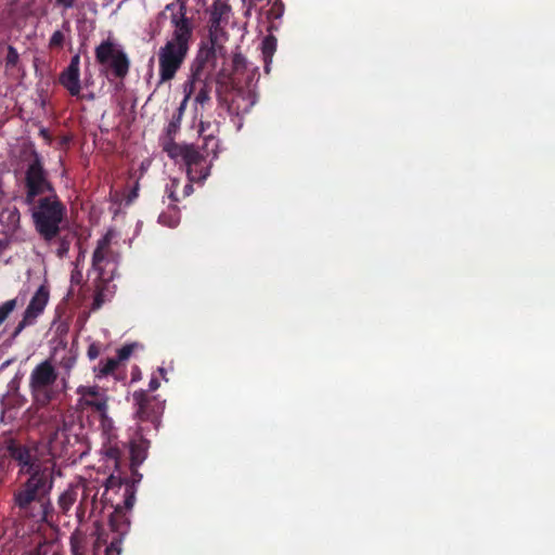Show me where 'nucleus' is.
Masks as SVG:
<instances>
[{"label": "nucleus", "mask_w": 555, "mask_h": 555, "mask_svg": "<svg viewBox=\"0 0 555 555\" xmlns=\"http://www.w3.org/2000/svg\"><path fill=\"white\" fill-rule=\"evenodd\" d=\"M150 441L142 436L132 439L128 446L108 438L102 447V454L114 465L115 473L105 483L103 501L114 507L109 516V527L114 535L105 547V555H119L122 538L130 528L127 515L135 502L137 486L142 480L139 466L145 461Z\"/></svg>", "instance_id": "obj_1"}, {"label": "nucleus", "mask_w": 555, "mask_h": 555, "mask_svg": "<svg viewBox=\"0 0 555 555\" xmlns=\"http://www.w3.org/2000/svg\"><path fill=\"white\" fill-rule=\"evenodd\" d=\"M5 456L16 463L18 476H27L13 495L18 517L35 524L49 522L53 513L50 500L54 485L53 460L40 457L36 446L15 439L5 442Z\"/></svg>", "instance_id": "obj_2"}, {"label": "nucleus", "mask_w": 555, "mask_h": 555, "mask_svg": "<svg viewBox=\"0 0 555 555\" xmlns=\"http://www.w3.org/2000/svg\"><path fill=\"white\" fill-rule=\"evenodd\" d=\"M184 0H176L166 5L169 13L171 36L157 52L158 80L157 87L171 81L181 68L188 55L193 36V24L186 16Z\"/></svg>", "instance_id": "obj_3"}, {"label": "nucleus", "mask_w": 555, "mask_h": 555, "mask_svg": "<svg viewBox=\"0 0 555 555\" xmlns=\"http://www.w3.org/2000/svg\"><path fill=\"white\" fill-rule=\"evenodd\" d=\"M52 418L53 431L49 438L52 456L73 459L86 454L88 446L85 428L75 413L62 414L55 411Z\"/></svg>", "instance_id": "obj_4"}, {"label": "nucleus", "mask_w": 555, "mask_h": 555, "mask_svg": "<svg viewBox=\"0 0 555 555\" xmlns=\"http://www.w3.org/2000/svg\"><path fill=\"white\" fill-rule=\"evenodd\" d=\"M164 151L175 160L186 168V176L191 182L204 183L210 175L212 159L216 157L214 152L208 147L207 141H192L179 143L177 141H166Z\"/></svg>", "instance_id": "obj_5"}, {"label": "nucleus", "mask_w": 555, "mask_h": 555, "mask_svg": "<svg viewBox=\"0 0 555 555\" xmlns=\"http://www.w3.org/2000/svg\"><path fill=\"white\" fill-rule=\"evenodd\" d=\"M59 372L51 360L37 364L29 375V391L37 406H47L59 393Z\"/></svg>", "instance_id": "obj_6"}, {"label": "nucleus", "mask_w": 555, "mask_h": 555, "mask_svg": "<svg viewBox=\"0 0 555 555\" xmlns=\"http://www.w3.org/2000/svg\"><path fill=\"white\" fill-rule=\"evenodd\" d=\"M65 215L64 205L56 197H42L33 208V219L37 232L46 241H51L60 233V224Z\"/></svg>", "instance_id": "obj_7"}, {"label": "nucleus", "mask_w": 555, "mask_h": 555, "mask_svg": "<svg viewBox=\"0 0 555 555\" xmlns=\"http://www.w3.org/2000/svg\"><path fill=\"white\" fill-rule=\"evenodd\" d=\"M95 60L106 75L124 78L129 72L130 61L122 47L111 40L102 41L95 48Z\"/></svg>", "instance_id": "obj_8"}, {"label": "nucleus", "mask_w": 555, "mask_h": 555, "mask_svg": "<svg viewBox=\"0 0 555 555\" xmlns=\"http://www.w3.org/2000/svg\"><path fill=\"white\" fill-rule=\"evenodd\" d=\"M49 301V289L46 285H41L31 297L27 308L23 313V319L17 323L14 331L10 335V340H14L25 327L36 323L39 315L44 311Z\"/></svg>", "instance_id": "obj_9"}, {"label": "nucleus", "mask_w": 555, "mask_h": 555, "mask_svg": "<svg viewBox=\"0 0 555 555\" xmlns=\"http://www.w3.org/2000/svg\"><path fill=\"white\" fill-rule=\"evenodd\" d=\"M132 397L137 406V417L142 422H151L157 428L165 409L164 402L154 396H150L145 390L134 391Z\"/></svg>", "instance_id": "obj_10"}, {"label": "nucleus", "mask_w": 555, "mask_h": 555, "mask_svg": "<svg viewBox=\"0 0 555 555\" xmlns=\"http://www.w3.org/2000/svg\"><path fill=\"white\" fill-rule=\"evenodd\" d=\"M77 393L80 396L78 404L82 409H93L103 417L104 422L108 421V397L104 391H101L98 386H79Z\"/></svg>", "instance_id": "obj_11"}, {"label": "nucleus", "mask_w": 555, "mask_h": 555, "mask_svg": "<svg viewBox=\"0 0 555 555\" xmlns=\"http://www.w3.org/2000/svg\"><path fill=\"white\" fill-rule=\"evenodd\" d=\"M27 196L26 202L31 204L36 196L50 190L44 170L38 159L34 160L26 171Z\"/></svg>", "instance_id": "obj_12"}, {"label": "nucleus", "mask_w": 555, "mask_h": 555, "mask_svg": "<svg viewBox=\"0 0 555 555\" xmlns=\"http://www.w3.org/2000/svg\"><path fill=\"white\" fill-rule=\"evenodd\" d=\"M60 81L73 96L80 94V57L78 54L72 57L69 65L61 74Z\"/></svg>", "instance_id": "obj_13"}, {"label": "nucleus", "mask_w": 555, "mask_h": 555, "mask_svg": "<svg viewBox=\"0 0 555 555\" xmlns=\"http://www.w3.org/2000/svg\"><path fill=\"white\" fill-rule=\"evenodd\" d=\"M256 102L257 94L253 89H234L231 92L229 109L236 115H242L248 112Z\"/></svg>", "instance_id": "obj_14"}, {"label": "nucleus", "mask_w": 555, "mask_h": 555, "mask_svg": "<svg viewBox=\"0 0 555 555\" xmlns=\"http://www.w3.org/2000/svg\"><path fill=\"white\" fill-rule=\"evenodd\" d=\"M112 235L106 233L96 243V247L92 255V269L98 272L99 279H103L104 263L107 261L111 250Z\"/></svg>", "instance_id": "obj_15"}, {"label": "nucleus", "mask_w": 555, "mask_h": 555, "mask_svg": "<svg viewBox=\"0 0 555 555\" xmlns=\"http://www.w3.org/2000/svg\"><path fill=\"white\" fill-rule=\"evenodd\" d=\"M78 486L70 485L65 491L61 493L57 500L59 508L62 513L66 514L78 498Z\"/></svg>", "instance_id": "obj_16"}, {"label": "nucleus", "mask_w": 555, "mask_h": 555, "mask_svg": "<svg viewBox=\"0 0 555 555\" xmlns=\"http://www.w3.org/2000/svg\"><path fill=\"white\" fill-rule=\"evenodd\" d=\"M158 222L169 228H176L180 223V211L176 205H169L166 211L158 216Z\"/></svg>", "instance_id": "obj_17"}, {"label": "nucleus", "mask_w": 555, "mask_h": 555, "mask_svg": "<svg viewBox=\"0 0 555 555\" xmlns=\"http://www.w3.org/2000/svg\"><path fill=\"white\" fill-rule=\"evenodd\" d=\"M118 365L119 362L116 358H107L105 360H101L98 366L94 367L95 376L98 378L105 377L112 374Z\"/></svg>", "instance_id": "obj_18"}, {"label": "nucleus", "mask_w": 555, "mask_h": 555, "mask_svg": "<svg viewBox=\"0 0 555 555\" xmlns=\"http://www.w3.org/2000/svg\"><path fill=\"white\" fill-rule=\"evenodd\" d=\"M70 551L73 555H87L86 537L80 533H73L70 537Z\"/></svg>", "instance_id": "obj_19"}, {"label": "nucleus", "mask_w": 555, "mask_h": 555, "mask_svg": "<svg viewBox=\"0 0 555 555\" xmlns=\"http://www.w3.org/2000/svg\"><path fill=\"white\" fill-rule=\"evenodd\" d=\"M196 87V79L194 76L190 77L182 86L183 88V100L181 101V104L179 106L180 114L184 111L188 101L190 100L192 93L194 92Z\"/></svg>", "instance_id": "obj_20"}, {"label": "nucleus", "mask_w": 555, "mask_h": 555, "mask_svg": "<svg viewBox=\"0 0 555 555\" xmlns=\"http://www.w3.org/2000/svg\"><path fill=\"white\" fill-rule=\"evenodd\" d=\"M16 307V298L7 300L5 302L0 305V325L8 319V317L14 311Z\"/></svg>", "instance_id": "obj_21"}, {"label": "nucleus", "mask_w": 555, "mask_h": 555, "mask_svg": "<svg viewBox=\"0 0 555 555\" xmlns=\"http://www.w3.org/2000/svg\"><path fill=\"white\" fill-rule=\"evenodd\" d=\"M276 49V39L268 36L262 41V53L266 59L271 57Z\"/></svg>", "instance_id": "obj_22"}, {"label": "nucleus", "mask_w": 555, "mask_h": 555, "mask_svg": "<svg viewBox=\"0 0 555 555\" xmlns=\"http://www.w3.org/2000/svg\"><path fill=\"white\" fill-rule=\"evenodd\" d=\"M220 22L221 17L217 16V14L214 13L211 17V25L209 28V35L212 42H216L218 40V30L220 28Z\"/></svg>", "instance_id": "obj_23"}, {"label": "nucleus", "mask_w": 555, "mask_h": 555, "mask_svg": "<svg viewBox=\"0 0 555 555\" xmlns=\"http://www.w3.org/2000/svg\"><path fill=\"white\" fill-rule=\"evenodd\" d=\"M104 302H105L104 289L102 287L98 286L96 291L94 293V298H93V302H92V310L100 309L103 306Z\"/></svg>", "instance_id": "obj_24"}, {"label": "nucleus", "mask_w": 555, "mask_h": 555, "mask_svg": "<svg viewBox=\"0 0 555 555\" xmlns=\"http://www.w3.org/2000/svg\"><path fill=\"white\" fill-rule=\"evenodd\" d=\"M180 185L179 179H172L171 183L167 185L166 193L168 194V197L171 199V202L176 203L179 202V197L176 195V191Z\"/></svg>", "instance_id": "obj_25"}, {"label": "nucleus", "mask_w": 555, "mask_h": 555, "mask_svg": "<svg viewBox=\"0 0 555 555\" xmlns=\"http://www.w3.org/2000/svg\"><path fill=\"white\" fill-rule=\"evenodd\" d=\"M210 99L209 96V90L208 88L203 83L201 89L198 90L196 96H195V102L201 104V105H204L205 103L208 102V100Z\"/></svg>", "instance_id": "obj_26"}, {"label": "nucleus", "mask_w": 555, "mask_h": 555, "mask_svg": "<svg viewBox=\"0 0 555 555\" xmlns=\"http://www.w3.org/2000/svg\"><path fill=\"white\" fill-rule=\"evenodd\" d=\"M18 59H20V55H18L16 49L10 46L8 48V54H7V59H5L7 66H11V67L15 66L18 62Z\"/></svg>", "instance_id": "obj_27"}, {"label": "nucleus", "mask_w": 555, "mask_h": 555, "mask_svg": "<svg viewBox=\"0 0 555 555\" xmlns=\"http://www.w3.org/2000/svg\"><path fill=\"white\" fill-rule=\"evenodd\" d=\"M64 42V35L62 31L56 30L52 34L49 44L51 48H60L63 46Z\"/></svg>", "instance_id": "obj_28"}, {"label": "nucleus", "mask_w": 555, "mask_h": 555, "mask_svg": "<svg viewBox=\"0 0 555 555\" xmlns=\"http://www.w3.org/2000/svg\"><path fill=\"white\" fill-rule=\"evenodd\" d=\"M132 351L133 348L131 345H125L118 349L116 359L120 363L121 361L127 360L131 356Z\"/></svg>", "instance_id": "obj_29"}, {"label": "nucleus", "mask_w": 555, "mask_h": 555, "mask_svg": "<svg viewBox=\"0 0 555 555\" xmlns=\"http://www.w3.org/2000/svg\"><path fill=\"white\" fill-rule=\"evenodd\" d=\"M101 353V345L100 343H92L89 345L87 350L88 358L92 361L95 360Z\"/></svg>", "instance_id": "obj_30"}, {"label": "nucleus", "mask_w": 555, "mask_h": 555, "mask_svg": "<svg viewBox=\"0 0 555 555\" xmlns=\"http://www.w3.org/2000/svg\"><path fill=\"white\" fill-rule=\"evenodd\" d=\"M69 246L70 242L66 237L62 238L57 248V256L61 258L64 257L68 253Z\"/></svg>", "instance_id": "obj_31"}, {"label": "nucleus", "mask_w": 555, "mask_h": 555, "mask_svg": "<svg viewBox=\"0 0 555 555\" xmlns=\"http://www.w3.org/2000/svg\"><path fill=\"white\" fill-rule=\"evenodd\" d=\"M88 492H89V489H85V495L79 504V506L77 507V517L78 519L81 521L82 520V517L85 515V509H83V503L85 501L87 500V495H88Z\"/></svg>", "instance_id": "obj_32"}, {"label": "nucleus", "mask_w": 555, "mask_h": 555, "mask_svg": "<svg viewBox=\"0 0 555 555\" xmlns=\"http://www.w3.org/2000/svg\"><path fill=\"white\" fill-rule=\"evenodd\" d=\"M180 122V116L177 118L176 121H171L167 127V133L168 135H173L177 132V129L179 128Z\"/></svg>", "instance_id": "obj_33"}, {"label": "nucleus", "mask_w": 555, "mask_h": 555, "mask_svg": "<svg viewBox=\"0 0 555 555\" xmlns=\"http://www.w3.org/2000/svg\"><path fill=\"white\" fill-rule=\"evenodd\" d=\"M56 4L65 10L74 8L76 0H55Z\"/></svg>", "instance_id": "obj_34"}, {"label": "nucleus", "mask_w": 555, "mask_h": 555, "mask_svg": "<svg viewBox=\"0 0 555 555\" xmlns=\"http://www.w3.org/2000/svg\"><path fill=\"white\" fill-rule=\"evenodd\" d=\"M188 183L183 186L182 196L188 197L194 192L193 183L190 179H188Z\"/></svg>", "instance_id": "obj_35"}, {"label": "nucleus", "mask_w": 555, "mask_h": 555, "mask_svg": "<svg viewBox=\"0 0 555 555\" xmlns=\"http://www.w3.org/2000/svg\"><path fill=\"white\" fill-rule=\"evenodd\" d=\"M100 418H101V426H102V428H103V431L108 434V431H109V430L112 429V427H113V421L108 417V421H105V423H104L103 417H102V416H100Z\"/></svg>", "instance_id": "obj_36"}, {"label": "nucleus", "mask_w": 555, "mask_h": 555, "mask_svg": "<svg viewBox=\"0 0 555 555\" xmlns=\"http://www.w3.org/2000/svg\"><path fill=\"white\" fill-rule=\"evenodd\" d=\"M159 387L158 378L153 376L149 383V390L147 391H155Z\"/></svg>", "instance_id": "obj_37"}, {"label": "nucleus", "mask_w": 555, "mask_h": 555, "mask_svg": "<svg viewBox=\"0 0 555 555\" xmlns=\"http://www.w3.org/2000/svg\"><path fill=\"white\" fill-rule=\"evenodd\" d=\"M234 66L236 68L245 65V59L241 54H236L233 59Z\"/></svg>", "instance_id": "obj_38"}, {"label": "nucleus", "mask_w": 555, "mask_h": 555, "mask_svg": "<svg viewBox=\"0 0 555 555\" xmlns=\"http://www.w3.org/2000/svg\"><path fill=\"white\" fill-rule=\"evenodd\" d=\"M150 166H151V160H149V159H145L141 163V165H140L141 176L149 169Z\"/></svg>", "instance_id": "obj_39"}, {"label": "nucleus", "mask_w": 555, "mask_h": 555, "mask_svg": "<svg viewBox=\"0 0 555 555\" xmlns=\"http://www.w3.org/2000/svg\"><path fill=\"white\" fill-rule=\"evenodd\" d=\"M100 542H101V540H100V538H99V539L95 541V543H94V547H95V548H96V547H99Z\"/></svg>", "instance_id": "obj_40"}, {"label": "nucleus", "mask_w": 555, "mask_h": 555, "mask_svg": "<svg viewBox=\"0 0 555 555\" xmlns=\"http://www.w3.org/2000/svg\"><path fill=\"white\" fill-rule=\"evenodd\" d=\"M158 371L160 372L162 375L165 374V370L163 367H159Z\"/></svg>", "instance_id": "obj_41"}, {"label": "nucleus", "mask_w": 555, "mask_h": 555, "mask_svg": "<svg viewBox=\"0 0 555 555\" xmlns=\"http://www.w3.org/2000/svg\"><path fill=\"white\" fill-rule=\"evenodd\" d=\"M93 498H95V495ZM92 504L93 505L95 504V499H92Z\"/></svg>", "instance_id": "obj_42"}]
</instances>
